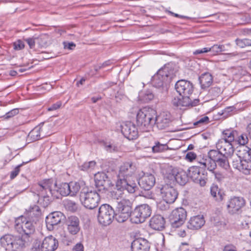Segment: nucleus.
<instances>
[{
    "label": "nucleus",
    "mask_w": 251,
    "mask_h": 251,
    "mask_svg": "<svg viewBox=\"0 0 251 251\" xmlns=\"http://www.w3.org/2000/svg\"><path fill=\"white\" fill-rule=\"evenodd\" d=\"M209 121V118L207 116H204L202 118H201L199 119L197 122H196L194 125H197L200 124H206Z\"/></svg>",
    "instance_id": "nucleus-57"
},
{
    "label": "nucleus",
    "mask_w": 251,
    "mask_h": 251,
    "mask_svg": "<svg viewBox=\"0 0 251 251\" xmlns=\"http://www.w3.org/2000/svg\"><path fill=\"white\" fill-rule=\"evenodd\" d=\"M156 111L152 108L144 107L139 110L136 116L137 126L143 131H149L155 124Z\"/></svg>",
    "instance_id": "nucleus-6"
},
{
    "label": "nucleus",
    "mask_w": 251,
    "mask_h": 251,
    "mask_svg": "<svg viewBox=\"0 0 251 251\" xmlns=\"http://www.w3.org/2000/svg\"><path fill=\"white\" fill-rule=\"evenodd\" d=\"M96 164L95 161H91L88 162H85L80 167L81 170L83 171H87L89 169H93Z\"/></svg>",
    "instance_id": "nucleus-45"
},
{
    "label": "nucleus",
    "mask_w": 251,
    "mask_h": 251,
    "mask_svg": "<svg viewBox=\"0 0 251 251\" xmlns=\"http://www.w3.org/2000/svg\"><path fill=\"white\" fill-rule=\"evenodd\" d=\"M205 224L203 215H197L191 217L187 224L188 228L192 230L200 229Z\"/></svg>",
    "instance_id": "nucleus-25"
},
{
    "label": "nucleus",
    "mask_w": 251,
    "mask_h": 251,
    "mask_svg": "<svg viewBox=\"0 0 251 251\" xmlns=\"http://www.w3.org/2000/svg\"><path fill=\"white\" fill-rule=\"evenodd\" d=\"M25 41L27 43L30 49H33L36 44V38L33 37L32 38H28L25 39Z\"/></svg>",
    "instance_id": "nucleus-51"
},
{
    "label": "nucleus",
    "mask_w": 251,
    "mask_h": 251,
    "mask_svg": "<svg viewBox=\"0 0 251 251\" xmlns=\"http://www.w3.org/2000/svg\"><path fill=\"white\" fill-rule=\"evenodd\" d=\"M105 148L106 151L110 152L117 151L118 150V146L113 144H109V145H105Z\"/></svg>",
    "instance_id": "nucleus-54"
},
{
    "label": "nucleus",
    "mask_w": 251,
    "mask_h": 251,
    "mask_svg": "<svg viewBox=\"0 0 251 251\" xmlns=\"http://www.w3.org/2000/svg\"><path fill=\"white\" fill-rule=\"evenodd\" d=\"M229 158L231 159V164L233 167L239 171L241 166V165L242 162V159L240 157H239L238 153H233V155H231Z\"/></svg>",
    "instance_id": "nucleus-35"
},
{
    "label": "nucleus",
    "mask_w": 251,
    "mask_h": 251,
    "mask_svg": "<svg viewBox=\"0 0 251 251\" xmlns=\"http://www.w3.org/2000/svg\"><path fill=\"white\" fill-rule=\"evenodd\" d=\"M210 193L215 200L218 202L222 201L226 196L225 193L215 184H212L211 186Z\"/></svg>",
    "instance_id": "nucleus-28"
},
{
    "label": "nucleus",
    "mask_w": 251,
    "mask_h": 251,
    "mask_svg": "<svg viewBox=\"0 0 251 251\" xmlns=\"http://www.w3.org/2000/svg\"><path fill=\"white\" fill-rule=\"evenodd\" d=\"M246 204L245 200L241 197H232L227 202L226 209L231 215L240 212Z\"/></svg>",
    "instance_id": "nucleus-14"
},
{
    "label": "nucleus",
    "mask_w": 251,
    "mask_h": 251,
    "mask_svg": "<svg viewBox=\"0 0 251 251\" xmlns=\"http://www.w3.org/2000/svg\"><path fill=\"white\" fill-rule=\"evenodd\" d=\"M223 154L219 150H210L208 152V158L215 162L217 160L222 157Z\"/></svg>",
    "instance_id": "nucleus-43"
},
{
    "label": "nucleus",
    "mask_w": 251,
    "mask_h": 251,
    "mask_svg": "<svg viewBox=\"0 0 251 251\" xmlns=\"http://www.w3.org/2000/svg\"><path fill=\"white\" fill-rule=\"evenodd\" d=\"M63 202L65 208L68 211L75 212L78 209V205L74 201L66 199Z\"/></svg>",
    "instance_id": "nucleus-33"
},
{
    "label": "nucleus",
    "mask_w": 251,
    "mask_h": 251,
    "mask_svg": "<svg viewBox=\"0 0 251 251\" xmlns=\"http://www.w3.org/2000/svg\"><path fill=\"white\" fill-rule=\"evenodd\" d=\"M160 193L163 200L172 203L175 201L178 196L176 190L168 184L163 185L160 188Z\"/></svg>",
    "instance_id": "nucleus-16"
},
{
    "label": "nucleus",
    "mask_w": 251,
    "mask_h": 251,
    "mask_svg": "<svg viewBox=\"0 0 251 251\" xmlns=\"http://www.w3.org/2000/svg\"><path fill=\"white\" fill-rule=\"evenodd\" d=\"M182 250L183 251H201L198 249L192 247V246H189L187 248H182Z\"/></svg>",
    "instance_id": "nucleus-64"
},
{
    "label": "nucleus",
    "mask_w": 251,
    "mask_h": 251,
    "mask_svg": "<svg viewBox=\"0 0 251 251\" xmlns=\"http://www.w3.org/2000/svg\"><path fill=\"white\" fill-rule=\"evenodd\" d=\"M27 162H23L22 164L18 165L16 167L13 171L11 172L10 178L11 179H14L19 174L20 171V167L23 166L24 164L26 163Z\"/></svg>",
    "instance_id": "nucleus-48"
},
{
    "label": "nucleus",
    "mask_w": 251,
    "mask_h": 251,
    "mask_svg": "<svg viewBox=\"0 0 251 251\" xmlns=\"http://www.w3.org/2000/svg\"><path fill=\"white\" fill-rule=\"evenodd\" d=\"M139 176V178L136 177L135 180H138V184L141 188L145 190H149L154 185L155 178L152 174L142 172Z\"/></svg>",
    "instance_id": "nucleus-15"
},
{
    "label": "nucleus",
    "mask_w": 251,
    "mask_h": 251,
    "mask_svg": "<svg viewBox=\"0 0 251 251\" xmlns=\"http://www.w3.org/2000/svg\"><path fill=\"white\" fill-rule=\"evenodd\" d=\"M236 134V131L231 129L225 130L223 132V137L221 139H225L226 141L232 143L234 141Z\"/></svg>",
    "instance_id": "nucleus-34"
},
{
    "label": "nucleus",
    "mask_w": 251,
    "mask_h": 251,
    "mask_svg": "<svg viewBox=\"0 0 251 251\" xmlns=\"http://www.w3.org/2000/svg\"><path fill=\"white\" fill-rule=\"evenodd\" d=\"M221 93V89L217 86L211 87L208 91L209 94L214 97L218 96Z\"/></svg>",
    "instance_id": "nucleus-46"
},
{
    "label": "nucleus",
    "mask_w": 251,
    "mask_h": 251,
    "mask_svg": "<svg viewBox=\"0 0 251 251\" xmlns=\"http://www.w3.org/2000/svg\"><path fill=\"white\" fill-rule=\"evenodd\" d=\"M176 73V71L174 70L172 64H166L152 76V84L154 87L161 89V93L166 91L169 84Z\"/></svg>",
    "instance_id": "nucleus-4"
},
{
    "label": "nucleus",
    "mask_w": 251,
    "mask_h": 251,
    "mask_svg": "<svg viewBox=\"0 0 251 251\" xmlns=\"http://www.w3.org/2000/svg\"><path fill=\"white\" fill-rule=\"evenodd\" d=\"M62 105V102L61 101H57L56 103L52 104L51 106L49 107L48 108V110L49 111L55 110L60 107Z\"/></svg>",
    "instance_id": "nucleus-56"
},
{
    "label": "nucleus",
    "mask_w": 251,
    "mask_h": 251,
    "mask_svg": "<svg viewBox=\"0 0 251 251\" xmlns=\"http://www.w3.org/2000/svg\"><path fill=\"white\" fill-rule=\"evenodd\" d=\"M41 130L40 126H36L33 128L28 134V138L32 141H36L41 138Z\"/></svg>",
    "instance_id": "nucleus-36"
},
{
    "label": "nucleus",
    "mask_w": 251,
    "mask_h": 251,
    "mask_svg": "<svg viewBox=\"0 0 251 251\" xmlns=\"http://www.w3.org/2000/svg\"><path fill=\"white\" fill-rule=\"evenodd\" d=\"M64 218L62 213L56 211L50 214L47 216L46 223L49 230H53L60 223Z\"/></svg>",
    "instance_id": "nucleus-19"
},
{
    "label": "nucleus",
    "mask_w": 251,
    "mask_h": 251,
    "mask_svg": "<svg viewBox=\"0 0 251 251\" xmlns=\"http://www.w3.org/2000/svg\"><path fill=\"white\" fill-rule=\"evenodd\" d=\"M68 231L72 235L77 234L80 229V221L79 219L75 216H72L66 221Z\"/></svg>",
    "instance_id": "nucleus-24"
},
{
    "label": "nucleus",
    "mask_w": 251,
    "mask_h": 251,
    "mask_svg": "<svg viewBox=\"0 0 251 251\" xmlns=\"http://www.w3.org/2000/svg\"><path fill=\"white\" fill-rule=\"evenodd\" d=\"M115 219L119 223L126 221L129 217L131 218V203L129 200L123 199L117 201L115 212Z\"/></svg>",
    "instance_id": "nucleus-9"
},
{
    "label": "nucleus",
    "mask_w": 251,
    "mask_h": 251,
    "mask_svg": "<svg viewBox=\"0 0 251 251\" xmlns=\"http://www.w3.org/2000/svg\"><path fill=\"white\" fill-rule=\"evenodd\" d=\"M105 175H103L102 179L95 178V186L97 189L96 191L100 195L104 194L107 191V185L106 181L103 179Z\"/></svg>",
    "instance_id": "nucleus-31"
},
{
    "label": "nucleus",
    "mask_w": 251,
    "mask_h": 251,
    "mask_svg": "<svg viewBox=\"0 0 251 251\" xmlns=\"http://www.w3.org/2000/svg\"><path fill=\"white\" fill-rule=\"evenodd\" d=\"M215 177L219 182L222 181L225 178V176L221 173H215Z\"/></svg>",
    "instance_id": "nucleus-63"
},
{
    "label": "nucleus",
    "mask_w": 251,
    "mask_h": 251,
    "mask_svg": "<svg viewBox=\"0 0 251 251\" xmlns=\"http://www.w3.org/2000/svg\"><path fill=\"white\" fill-rule=\"evenodd\" d=\"M217 150L220 151L223 155L226 157H230L233 155L234 149L231 142L225 139H219L216 143Z\"/></svg>",
    "instance_id": "nucleus-21"
},
{
    "label": "nucleus",
    "mask_w": 251,
    "mask_h": 251,
    "mask_svg": "<svg viewBox=\"0 0 251 251\" xmlns=\"http://www.w3.org/2000/svg\"><path fill=\"white\" fill-rule=\"evenodd\" d=\"M64 48L68 49L69 50H73L75 47V45L73 43H64Z\"/></svg>",
    "instance_id": "nucleus-60"
},
{
    "label": "nucleus",
    "mask_w": 251,
    "mask_h": 251,
    "mask_svg": "<svg viewBox=\"0 0 251 251\" xmlns=\"http://www.w3.org/2000/svg\"><path fill=\"white\" fill-rule=\"evenodd\" d=\"M197 158V154L193 151H188L185 155V159L189 162H192Z\"/></svg>",
    "instance_id": "nucleus-50"
},
{
    "label": "nucleus",
    "mask_w": 251,
    "mask_h": 251,
    "mask_svg": "<svg viewBox=\"0 0 251 251\" xmlns=\"http://www.w3.org/2000/svg\"><path fill=\"white\" fill-rule=\"evenodd\" d=\"M36 38V44L39 47H45L48 45L49 36L47 34H42Z\"/></svg>",
    "instance_id": "nucleus-37"
},
{
    "label": "nucleus",
    "mask_w": 251,
    "mask_h": 251,
    "mask_svg": "<svg viewBox=\"0 0 251 251\" xmlns=\"http://www.w3.org/2000/svg\"><path fill=\"white\" fill-rule=\"evenodd\" d=\"M208 51H210V49H209V48H204L201 49H199V50H196L193 53L195 55H197V54H201V53H203L207 52Z\"/></svg>",
    "instance_id": "nucleus-58"
},
{
    "label": "nucleus",
    "mask_w": 251,
    "mask_h": 251,
    "mask_svg": "<svg viewBox=\"0 0 251 251\" xmlns=\"http://www.w3.org/2000/svg\"><path fill=\"white\" fill-rule=\"evenodd\" d=\"M1 245L8 251H18L27 246L30 243L22 235L6 234L0 239Z\"/></svg>",
    "instance_id": "nucleus-5"
},
{
    "label": "nucleus",
    "mask_w": 251,
    "mask_h": 251,
    "mask_svg": "<svg viewBox=\"0 0 251 251\" xmlns=\"http://www.w3.org/2000/svg\"><path fill=\"white\" fill-rule=\"evenodd\" d=\"M175 89L181 98L175 97L172 99V104L174 106L181 109L182 107L195 106L199 102V100H192L191 98L194 86L190 81L184 79L178 80L176 83Z\"/></svg>",
    "instance_id": "nucleus-2"
},
{
    "label": "nucleus",
    "mask_w": 251,
    "mask_h": 251,
    "mask_svg": "<svg viewBox=\"0 0 251 251\" xmlns=\"http://www.w3.org/2000/svg\"><path fill=\"white\" fill-rule=\"evenodd\" d=\"M223 251H237L236 248L232 245L226 246Z\"/></svg>",
    "instance_id": "nucleus-62"
},
{
    "label": "nucleus",
    "mask_w": 251,
    "mask_h": 251,
    "mask_svg": "<svg viewBox=\"0 0 251 251\" xmlns=\"http://www.w3.org/2000/svg\"><path fill=\"white\" fill-rule=\"evenodd\" d=\"M155 124L159 129H165L169 127L171 122V115L169 113L163 112L154 117Z\"/></svg>",
    "instance_id": "nucleus-22"
},
{
    "label": "nucleus",
    "mask_w": 251,
    "mask_h": 251,
    "mask_svg": "<svg viewBox=\"0 0 251 251\" xmlns=\"http://www.w3.org/2000/svg\"><path fill=\"white\" fill-rule=\"evenodd\" d=\"M73 251H84V247L81 243L76 244L73 249Z\"/></svg>",
    "instance_id": "nucleus-59"
},
{
    "label": "nucleus",
    "mask_w": 251,
    "mask_h": 251,
    "mask_svg": "<svg viewBox=\"0 0 251 251\" xmlns=\"http://www.w3.org/2000/svg\"><path fill=\"white\" fill-rule=\"evenodd\" d=\"M154 97V94L149 90L141 92L139 95V100L143 102H148L153 100Z\"/></svg>",
    "instance_id": "nucleus-32"
},
{
    "label": "nucleus",
    "mask_w": 251,
    "mask_h": 251,
    "mask_svg": "<svg viewBox=\"0 0 251 251\" xmlns=\"http://www.w3.org/2000/svg\"><path fill=\"white\" fill-rule=\"evenodd\" d=\"M18 112L19 110L18 109H13L10 111H9L8 112L6 113V114L4 116V118L5 119H8L17 115L18 113Z\"/></svg>",
    "instance_id": "nucleus-53"
},
{
    "label": "nucleus",
    "mask_w": 251,
    "mask_h": 251,
    "mask_svg": "<svg viewBox=\"0 0 251 251\" xmlns=\"http://www.w3.org/2000/svg\"><path fill=\"white\" fill-rule=\"evenodd\" d=\"M115 218V211L109 204H102L99 209L98 220L104 226L109 225Z\"/></svg>",
    "instance_id": "nucleus-10"
},
{
    "label": "nucleus",
    "mask_w": 251,
    "mask_h": 251,
    "mask_svg": "<svg viewBox=\"0 0 251 251\" xmlns=\"http://www.w3.org/2000/svg\"><path fill=\"white\" fill-rule=\"evenodd\" d=\"M235 41H236V45L240 48H244L245 46H246V44H245V43H244V39H237Z\"/></svg>",
    "instance_id": "nucleus-61"
},
{
    "label": "nucleus",
    "mask_w": 251,
    "mask_h": 251,
    "mask_svg": "<svg viewBox=\"0 0 251 251\" xmlns=\"http://www.w3.org/2000/svg\"><path fill=\"white\" fill-rule=\"evenodd\" d=\"M29 216H38L40 215L41 212L40 208L38 206L34 205L32 207H30L28 210Z\"/></svg>",
    "instance_id": "nucleus-44"
},
{
    "label": "nucleus",
    "mask_w": 251,
    "mask_h": 251,
    "mask_svg": "<svg viewBox=\"0 0 251 251\" xmlns=\"http://www.w3.org/2000/svg\"><path fill=\"white\" fill-rule=\"evenodd\" d=\"M205 161L202 163L201 169L206 168L208 170L211 172L214 171L216 168V163L212 160L207 158L206 160H203Z\"/></svg>",
    "instance_id": "nucleus-40"
},
{
    "label": "nucleus",
    "mask_w": 251,
    "mask_h": 251,
    "mask_svg": "<svg viewBox=\"0 0 251 251\" xmlns=\"http://www.w3.org/2000/svg\"><path fill=\"white\" fill-rule=\"evenodd\" d=\"M131 247L132 251H149L150 244L146 239L139 238L132 242Z\"/></svg>",
    "instance_id": "nucleus-26"
},
{
    "label": "nucleus",
    "mask_w": 251,
    "mask_h": 251,
    "mask_svg": "<svg viewBox=\"0 0 251 251\" xmlns=\"http://www.w3.org/2000/svg\"><path fill=\"white\" fill-rule=\"evenodd\" d=\"M69 185L68 183H62L57 189L56 182L52 179H45L36 186L38 193L39 201H43L44 207L47 206L52 200L59 199L60 196H70Z\"/></svg>",
    "instance_id": "nucleus-1"
},
{
    "label": "nucleus",
    "mask_w": 251,
    "mask_h": 251,
    "mask_svg": "<svg viewBox=\"0 0 251 251\" xmlns=\"http://www.w3.org/2000/svg\"><path fill=\"white\" fill-rule=\"evenodd\" d=\"M79 200L86 208L94 209L98 206L100 201V194L96 190L85 187L80 191Z\"/></svg>",
    "instance_id": "nucleus-7"
},
{
    "label": "nucleus",
    "mask_w": 251,
    "mask_h": 251,
    "mask_svg": "<svg viewBox=\"0 0 251 251\" xmlns=\"http://www.w3.org/2000/svg\"><path fill=\"white\" fill-rule=\"evenodd\" d=\"M121 131L124 136L129 140L137 138L138 131L135 125L130 122H127L121 125Z\"/></svg>",
    "instance_id": "nucleus-18"
},
{
    "label": "nucleus",
    "mask_w": 251,
    "mask_h": 251,
    "mask_svg": "<svg viewBox=\"0 0 251 251\" xmlns=\"http://www.w3.org/2000/svg\"><path fill=\"white\" fill-rule=\"evenodd\" d=\"M168 149V147L166 144L156 142L155 143V145L152 147V151L153 152L157 153L167 150Z\"/></svg>",
    "instance_id": "nucleus-42"
},
{
    "label": "nucleus",
    "mask_w": 251,
    "mask_h": 251,
    "mask_svg": "<svg viewBox=\"0 0 251 251\" xmlns=\"http://www.w3.org/2000/svg\"><path fill=\"white\" fill-rule=\"evenodd\" d=\"M151 209L149 205L141 204L136 206L132 212L131 221L134 224L143 223L151 216Z\"/></svg>",
    "instance_id": "nucleus-11"
},
{
    "label": "nucleus",
    "mask_w": 251,
    "mask_h": 251,
    "mask_svg": "<svg viewBox=\"0 0 251 251\" xmlns=\"http://www.w3.org/2000/svg\"><path fill=\"white\" fill-rule=\"evenodd\" d=\"M58 247V240L53 236L50 235L44 238L41 246L42 251H54Z\"/></svg>",
    "instance_id": "nucleus-23"
},
{
    "label": "nucleus",
    "mask_w": 251,
    "mask_h": 251,
    "mask_svg": "<svg viewBox=\"0 0 251 251\" xmlns=\"http://www.w3.org/2000/svg\"><path fill=\"white\" fill-rule=\"evenodd\" d=\"M24 43L20 40H18L13 43V48L15 50H21L24 49Z\"/></svg>",
    "instance_id": "nucleus-49"
},
{
    "label": "nucleus",
    "mask_w": 251,
    "mask_h": 251,
    "mask_svg": "<svg viewBox=\"0 0 251 251\" xmlns=\"http://www.w3.org/2000/svg\"><path fill=\"white\" fill-rule=\"evenodd\" d=\"M239 143L240 145H244L248 142V138L246 134H242L239 137Z\"/></svg>",
    "instance_id": "nucleus-55"
},
{
    "label": "nucleus",
    "mask_w": 251,
    "mask_h": 251,
    "mask_svg": "<svg viewBox=\"0 0 251 251\" xmlns=\"http://www.w3.org/2000/svg\"><path fill=\"white\" fill-rule=\"evenodd\" d=\"M15 228L18 232L31 242V236L35 231L34 226L31 222L27 220L25 217L21 216L15 219Z\"/></svg>",
    "instance_id": "nucleus-8"
},
{
    "label": "nucleus",
    "mask_w": 251,
    "mask_h": 251,
    "mask_svg": "<svg viewBox=\"0 0 251 251\" xmlns=\"http://www.w3.org/2000/svg\"><path fill=\"white\" fill-rule=\"evenodd\" d=\"M240 172L248 175L251 173V161H243L241 163Z\"/></svg>",
    "instance_id": "nucleus-41"
},
{
    "label": "nucleus",
    "mask_w": 251,
    "mask_h": 251,
    "mask_svg": "<svg viewBox=\"0 0 251 251\" xmlns=\"http://www.w3.org/2000/svg\"><path fill=\"white\" fill-rule=\"evenodd\" d=\"M165 219L160 215L153 216L150 222V226L154 230H161L164 228Z\"/></svg>",
    "instance_id": "nucleus-27"
},
{
    "label": "nucleus",
    "mask_w": 251,
    "mask_h": 251,
    "mask_svg": "<svg viewBox=\"0 0 251 251\" xmlns=\"http://www.w3.org/2000/svg\"><path fill=\"white\" fill-rule=\"evenodd\" d=\"M201 87L205 89L209 87L213 82V77L209 73L202 74L199 78Z\"/></svg>",
    "instance_id": "nucleus-29"
},
{
    "label": "nucleus",
    "mask_w": 251,
    "mask_h": 251,
    "mask_svg": "<svg viewBox=\"0 0 251 251\" xmlns=\"http://www.w3.org/2000/svg\"><path fill=\"white\" fill-rule=\"evenodd\" d=\"M69 185V189L70 196H75L80 190V186L79 183L76 182H70L68 183Z\"/></svg>",
    "instance_id": "nucleus-39"
},
{
    "label": "nucleus",
    "mask_w": 251,
    "mask_h": 251,
    "mask_svg": "<svg viewBox=\"0 0 251 251\" xmlns=\"http://www.w3.org/2000/svg\"><path fill=\"white\" fill-rule=\"evenodd\" d=\"M165 177L171 180H175L180 185H184L188 180V174L183 170H177L176 169H173Z\"/></svg>",
    "instance_id": "nucleus-17"
},
{
    "label": "nucleus",
    "mask_w": 251,
    "mask_h": 251,
    "mask_svg": "<svg viewBox=\"0 0 251 251\" xmlns=\"http://www.w3.org/2000/svg\"><path fill=\"white\" fill-rule=\"evenodd\" d=\"M137 171V168L134 162L131 161L124 162L118 168L117 180L121 181L124 184H130V187L128 189L131 192L133 189H138L135 183Z\"/></svg>",
    "instance_id": "nucleus-3"
},
{
    "label": "nucleus",
    "mask_w": 251,
    "mask_h": 251,
    "mask_svg": "<svg viewBox=\"0 0 251 251\" xmlns=\"http://www.w3.org/2000/svg\"><path fill=\"white\" fill-rule=\"evenodd\" d=\"M171 203L168 202L166 201L163 200L161 201L158 204V207L162 211L167 210L170 208V204Z\"/></svg>",
    "instance_id": "nucleus-47"
},
{
    "label": "nucleus",
    "mask_w": 251,
    "mask_h": 251,
    "mask_svg": "<svg viewBox=\"0 0 251 251\" xmlns=\"http://www.w3.org/2000/svg\"><path fill=\"white\" fill-rule=\"evenodd\" d=\"M130 187V184H128V183H125L124 184V183L121 181H119L117 180L115 190L111 192L112 197L114 199H116L117 200H119L120 199H123L124 191L125 190H127L129 193H134L138 189H133V191L132 190L131 192L129 191V189H128Z\"/></svg>",
    "instance_id": "nucleus-20"
},
{
    "label": "nucleus",
    "mask_w": 251,
    "mask_h": 251,
    "mask_svg": "<svg viewBox=\"0 0 251 251\" xmlns=\"http://www.w3.org/2000/svg\"><path fill=\"white\" fill-rule=\"evenodd\" d=\"M237 153L243 161H251V149L247 146L240 147Z\"/></svg>",
    "instance_id": "nucleus-30"
},
{
    "label": "nucleus",
    "mask_w": 251,
    "mask_h": 251,
    "mask_svg": "<svg viewBox=\"0 0 251 251\" xmlns=\"http://www.w3.org/2000/svg\"><path fill=\"white\" fill-rule=\"evenodd\" d=\"M228 158H229V157H226L223 155L222 157L219 158L217 161L215 162V163H216V166L218 165L225 170H228L230 167L229 162L228 161Z\"/></svg>",
    "instance_id": "nucleus-38"
},
{
    "label": "nucleus",
    "mask_w": 251,
    "mask_h": 251,
    "mask_svg": "<svg viewBox=\"0 0 251 251\" xmlns=\"http://www.w3.org/2000/svg\"><path fill=\"white\" fill-rule=\"evenodd\" d=\"M188 176L196 183L201 186H204L207 180V176L204 174V171H202L201 167L192 166L188 170Z\"/></svg>",
    "instance_id": "nucleus-13"
},
{
    "label": "nucleus",
    "mask_w": 251,
    "mask_h": 251,
    "mask_svg": "<svg viewBox=\"0 0 251 251\" xmlns=\"http://www.w3.org/2000/svg\"><path fill=\"white\" fill-rule=\"evenodd\" d=\"M223 48H224V46L223 45H214L212 47L209 48V49H210V51H212L214 52L218 53L223 51Z\"/></svg>",
    "instance_id": "nucleus-52"
},
{
    "label": "nucleus",
    "mask_w": 251,
    "mask_h": 251,
    "mask_svg": "<svg viewBox=\"0 0 251 251\" xmlns=\"http://www.w3.org/2000/svg\"><path fill=\"white\" fill-rule=\"evenodd\" d=\"M187 217V212L182 207L176 208L173 210L169 215V219L173 228H178L185 222Z\"/></svg>",
    "instance_id": "nucleus-12"
}]
</instances>
